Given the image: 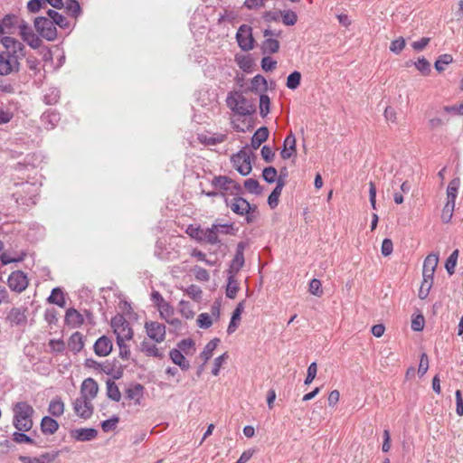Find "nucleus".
<instances>
[{
    "label": "nucleus",
    "mask_w": 463,
    "mask_h": 463,
    "mask_svg": "<svg viewBox=\"0 0 463 463\" xmlns=\"http://www.w3.org/2000/svg\"><path fill=\"white\" fill-rule=\"evenodd\" d=\"M1 43L5 51L0 52V75H8L19 71V61L24 57V46L10 36H4Z\"/></svg>",
    "instance_id": "obj_1"
},
{
    "label": "nucleus",
    "mask_w": 463,
    "mask_h": 463,
    "mask_svg": "<svg viewBox=\"0 0 463 463\" xmlns=\"http://www.w3.org/2000/svg\"><path fill=\"white\" fill-rule=\"evenodd\" d=\"M227 107L235 114L241 117L252 115L256 111V105L241 90L230 91L226 98Z\"/></svg>",
    "instance_id": "obj_2"
},
{
    "label": "nucleus",
    "mask_w": 463,
    "mask_h": 463,
    "mask_svg": "<svg viewBox=\"0 0 463 463\" xmlns=\"http://www.w3.org/2000/svg\"><path fill=\"white\" fill-rule=\"evenodd\" d=\"M13 425L19 431H29L33 426L34 409L27 402H18L13 405Z\"/></svg>",
    "instance_id": "obj_3"
},
{
    "label": "nucleus",
    "mask_w": 463,
    "mask_h": 463,
    "mask_svg": "<svg viewBox=\"0 0 463 463\" xmlns=\"http://www.w3.org/2000/svg\"><path fill=\"white\" fill-rule=\"evenodd\" d=\"M38 193V187L35 184L30 182L14 183L12 196L17 203L26 206L35 203V196Z\"/></svg>",
    "instance_id": "obj_4"
},
{
    "label": "nucleus",
    "mask_w": 463,
    "mask_h": 463,
    "mask_svg": "<svg viewBox=\"0 0 463 463\" xmlns=\"http://www.w3.org/2000/svg\"><path fill=\"white\" fill-rule=\"evenodd\" d=\"M4 25L15 24L23 40L33 49H37L42 44V40L33 32L32 28L24 20L17 16H5L3 20Z\"/></svg>",
    "instance_id": "obj_5"
},
{
    "label": "nucleus",
    "mask_w": 463,
    "mask_h": 463,
    "mask_svg": "<svg viewBox=\"0 0 463 463\" xmlns=\"http://www.w3.org/2000/svg\"><path fill=\"white\" fill-rule=\"evenodd\" d=\"M225 203L234 213L245 216L248 223L255 221L256 214L258 213L257 206L250 205L246 199L241 196H235L232 200L225 198Z\"/></svg>",
    "instance_id": "obj_6"
},
{
    "label": "nucleus",
    "mask_w": 463,
    "mask_h": 463,
    "mask_svg": "<svg viewBox=\"0 0 463 463\" xmlns=\"http://www.w3.org/2000/svg\"><path fill=\"white\" fill-rule=\"evenodd\" d=\"M111 327L116 335L117 341L131 340L134 336V331L130 323L121 314H118L111 318Z\"/></svg>",
    "instance_id": "obj_7"
},
{
    "label": "nucleus",
    "mask_w": 463,
    "mask_h": 463,
    "mask_svg": "<svg viewBox=\"0 0 463 463\" xmlns=\"http://www.w3.org/2000/svg\"><path fill=\"white\" fill-rule=\"evenodd\" d=\"M34 27L39 34L48 41H53L57 36L56 27L49 18L43 16L35 18Z\"/></svg>",
    "instance_id": "obj_8"
},
{
    "label": "nucleus",
    "mask_w": 463,
    "mask_h": 463,
    "mask_svg": "<svg viewBox=\"0 0 463 463\" xmlns=\"http://www.w3.org/2000/svg\"><path fill=\"white\" fill-rule=\"evenodd\" d=\"M144 327L146 335L155 343L160 344L165 341L166 329L164 324L156 321H146Z\"/></svg>",
    "instance_id": "obj_9"
},
{
    "label": "nucleus",
    "mask_w": 463,
    "mask_h": 463,
    "mask_svg": "<svg viewBox=\"0 0 463 463\" xmlns=\"http://www.w3.org/2000/svg\"><path fill=\"white\" fill-rule=\"evenodd\" d=\"M232 161L235 169L241 175H248L252 170L250 156L248 152L244 150H241L236 155H233L232 157Z\"/></svg>",
    "instance_id": "obj_10"
},
{
    "label": "nucleus",
    "mask_w": 463,
    "mask_h": 463,
    "mask_svg": "<svg viewBox=\"0 0 463 463\" xmlns=\"http://www.w3.org/2000/svg\"><path fill=\"white\" fill-rule=\"evenodd\" d=\"M236 39L239 46L243 51L252 50L254 47V39L251 33V27L247 24H242L238 29Z\"/></svg>",
    "instance_id": "obj_11"
},
{
    "label": "nucleus",
    "mask_w": 463,
    "mask_h": 463,
    "mask_svg": "<svg viewBox=\"0 0 463 463\" xmlns=\"http://www.w3.org/2000/svg\"><path fill=\"white\" fill-rule=\"evenodd\" d=\"M7 283L11 290L21 293L28 287L29 280L24 272L15 270L9 275Z\"/></svg>",
    "instance_id": "obj_12"
},
{
    "label": "nucleus",
    "mask_w": 463,
    "mask_h": 463,
    "mask_svg": "<svg viewBox=\"0 0 463 463\" xmlns=\"http://www.w3.org/2000/svg\"><path fill=\"white\" fill-rule=\"evenodd\" d=\"M75 413L82 419H89L93 413L91 400L79 397L73 402Z\"/></svg>",
    "instance_id": "obj_13"
},
{
    "label": "nucleus",
    "mask_w": 463,
    "mask_h": 463,
    "mask_svg": "<svg viewBox=\"0 0 463 463\" xmlns=\"http://www.w3.org/2000/svg\"><path fill=\"white\" fill-rule=\"evenodd\" d=\"M264 37H266V40L262 43V51L264 53H275L279 49V43L278 40L273 39L271 37L273 36H279V32H276L270 29H266L263 33Z\"/></svg>",
    "instance_id": "obj_14"
},
{
    "label": "nucleus",
    "mask_w": 463,
    "mask_h": 463,
    "mask_svg": "<svg viewBox=\"0 0 463 463\" xmlns=\"http://www.w3.org/2000/svg\"><path fill=\"white\" fill-rule=\"evenodd\" d=\"M439 262V255L435 253L429 254L424 262L422 269L423 279L433 282L434 272Z\"/></svg>",
    "instance_id": "obj_15"
},
{
    "label": "nucleus",
    "mask_w": 463,
    "mask_h": 463,
    "mask_svg": "<svg viewBox=\"0 0 463 463\" xmlns=\"http://www.w3.org/2000/svg\"><path fill=\"white\" fill-rule=\"evenodd\" d=\"M212 185L224 192L230 190H235L236 192H239L241 190L240 184H238L232 179L225 175L215 176L212 180Z\"/></svg>",
    "instance_id": "obj_16"
},
{
    "label": "nucleus",
    "mask_w": 463,
    "mask_h": 463,
    "mask_svg": "<svg viewBox=\"0 0 463 463\" xmlns=\"http://www.w3.org/2000/svg\"><path fill=\"white\" fill-rule=\"evenodd\" d=\"M113 348L112 341L109 337L102 335L99 337L93 345L94 353L100 357L109 355Z\"/></svg>",
    "instance_id": "obj_17"
},
{
    "label": "nucleus",
    "mask_w": 463,
    "mask_h": 463,
    "mask_svg": "<svg viewBox=\"0 0 463 463\" xmlns=\"http://www.w3.org/2000/svg\"><path fill=\"white\" fill-rule=\"evenodd\" d=\"M99 392V385L97 382L92 378L85 379L80 386V396L89 400H93Z\"/></svg>",
    "instance_id": "obj_18"
},
{
    "label": "nucleus",
    "mask_w": 463,
    "mask_h": 463,
    "mask_svg": "<svg viewBox=\"0 0 463 463\" xmlns=\"http://www.w3.org/2000/svg\"><path fill=\"white\" fill-rule=\"evenodd\" d=\"M296 153V137L295 135L290 132L284 140L280 156L283 159H289L291 156H295Z\"/></svg>",
    "instance_id": "obj_19"
},
{
    "label": "nucleus",
    "mask_w": 463,
    "mask_h": 463,
    "mask_svg": "<svg viewBox=\"0 0 463 463\" xmlns=\"http://www.w3.org/2000/svg\"><path fill=\"white\" fill-rule=\"evenodd\" d=\"M98 431L93 428H81L71 430V436L79 441H90L94 439Z\"/></svg>",
    "instance_id": "obj_20"
},
{
    "label": "nucleus",
    "mask_w": 463,
    "mask_h": 463,
    "mask_svg": "<svg viewBox=\"0 0 463 463\" xmlns=\"http://www.w3.org/2000/svg\"><path fill=\"white\" fill-rule=\"evenodd\" d=\"M6 321L12 326H20L26 323L24 310L19 307H13L6 316Z\"/></svg>",
    "instance_id": "obj_21"
},
{
    "label": "nucleus",
    "mask_w": 463,
    "mask_h": 463,
    "mask_svg": "<svg viewBox=\"0 0 463 463\" xmlns=\"http://www.w3.org/2000/svg\"><path fill=\"white\" fill-rule=\"evenodd\" d=\"M41 431L44 435H52L59 429V423L51 416L43 417L40 424Z\"/></svg>",
    "instance_id": "obj_22"
},
{
    "label": "nucleus",
    "mask_w": 463,
    "mask_h": 463,
    "mask_svg": "<svg viewBox=\"0 0 463 463\" xmlns=\"http://www.w3.org/2000/svg\"><path fill=\"white\" fill-rule=\"evenodd\" d=\"M139 350L146 356L161 358L163 356L162 352L156 347V344L144 339L139 345Z\"/></svg>",
    "instance_id": "obj_23"
},
{
    "label": "nucleus",
    "mask_w": 463,
    "mask_h": 463,
    "mask_svg": "<svg viewBox=\"0 0 463 463\" xmlns=\"http://www.w3.org/2000/svg\"><path fill=\"white\" fill-rule=\"evenodd\" d=\"M269 137V129L266 127H261L255 131L251 137L250 146L256 150L260 145L265 142Z\"/></svg>",
    "instance_id": "obj_24"
},
{
    "label": "nucleus",
    "mask_w": 463,
    "mask_h": 463,
    "mask_svg": "<svg viewBox=\"0 0 463 463\" xmlns=\"http://www.w3.org/2000/svg\"><path fill=\"white\" fill-rule=\"evenodd\" d=\"M144 387L140 383H136L126 391V398L134 401L135 404H140V401L143 397Z\"/></svg>",
    "instance_id": "obj_25"
},
{
    "label": "nucleus",
    "mask_w": 463,
    "mask_h": 463,
    "mask_svg": "<svg viewBox=\"0 0 463 463\" xmlns=\"http://www.w3.org/2000/svg\"><path fill=\"white\" fill-rule=\"evenodd\" d=\"M84 319L75 308H69L65 314V322L67 325L76 327L83 323Z\"/></svg>",
    "instance_id": "obj_26"
},
{
    "label": "nucleus",
    "mask_w": 463,
    "mask_h": 463,
    "mask_svg": "<svg viewBox=\"0 0 463 463\" xmlns=\"http://www.w3.org/2000/svg\"><path fill=\"white\" fill-rule=\"evenodd\" d=\"M65 405L60 397L53 398L48 406V412L52 417H61L64 413Z\"/></svg>",
    "instance_id": "obj_27"
},
{
    "label": "nucleus",
    "mask_w": 463,
    "mask_h": 463,
    "mask_svg": "<svg viewBox=\"0 0 463 463\" xmlns=\"http://www.w3.org/2000/svg\"><path fill=\"white\" fill-rule=\"evenodd\" d=\"M169 355L173 363L177 364L183 371H187L190 368L189 362L180 350L173 349L170 351Z\"/></svg>",
    "instance_id": "obj_28"
},
{
    "label": "nucleus",
    "mask_w": 463,
    "mask_h": 463,
    "mask_svg": "<svg viewBox=\"0 0 463 463\" xmlns=\"http://www.w3.org/2000/svg\"><path fill=\"white\" fill-rule=\"evenodd\" d=\"M203 241L211 245H216L220 242L218 237V230L216 229V223H213L211 227L203 229Z\"/></svg>",
    "instance_id": "obj_29"
},
{
    "label": "nucleus",
    "mask_w": 463,
    "mask_h": 463,
    "mask_svg": "<svg viewBox=\"0 0 463 463\" xmlns=\"http://www.w3.org/2000/svg\"><path fill=\"white\" fill-rule=\"evenodd\" d=\"M459 185L460 180L458 178H454L449 183L447 187V203L455 204Z\"/></svg>",
    "instance_id": "obj_30"
},
{
    "label": "nucleus",
    "mask_w": 463,
    "mask_h": 463,
    "mask_svg": "<svg viewBox=\"0 0 463 463\" xmlns=\"http://www.w3.org/2000/svg\"><path fill=\"white\" fill-rule=\"evenodd\" d=\"M243 309H244V301H241L237 305V307H235V309L232 313L231 322H230V324L228 326V329H227L228 334H232L236 330L237 321L241 320V315Z\"/></svg>",
    "instance_id": "obj_31"
},
{
    "label": "nucleus",
    "mask_w": 463,
    "mask_h": 463,
    "mask_svg": "<svg viewBox=\"0 0 463 463\" xmlns=\"http://www.w3.org/2000/svg\"><path fill=\"white\" fill-rule=\"evenodd\" d=\"M68 346L74 353L81 351L84 346L83 335L80 332L73 333L69 339Z\"/></svg>",
    "instance_id": "obj_32"
},
{
    "label": "nucleus",
    "mask_w": 463,
    "mask_h": 463,
    "mask_svg": "<svg viewBox=\"0 0 463 463\" xmlns=\"http://www.w3.org/2000/svg\"><path fill=\"white\" fill-rule=\"evenodd\" d=\"M47 300L49 303L55 304L61 307H64L66 305L64 294L60 288H53Z\"/></svg>",
    "instance_id": "obj_33"
},
{
    "label": "nucleus",
    "mask_w": 463,
    "mask_h": 463,
    "mask_svg": "<svg viewBox=\"0 0 463 463\" xmlns=\"http://www.w3.org/2000/svg\"><path fill=\"white\" fill-rule=\"evenodd\" d=\"M178 312L185 319H193L195 312L194 311L193 305L185 300H181L178 304Z\"/></svg>",
    "instance_id": "obj_34"
},
{
    "label": "nucleus",
    "mask_w": 463,
    "mask_h": 463,
    "mask_svg": "<svg viewBox=\"0 0 463 463\" xmlns=\"http://www.w3.org/2000/svg\"><path fill=\"white\" fill-rule=\"evenodd\" d=\"M106 386L108 398L114 402H119L121 399V393L115 382L112 380H108L106 382Z\"/></svg>",
    "instance_id": "obj_35"
},
{
    "label": "nucleus",
    "mask_w": 463,
    "mask_h": 463,
    "mask_svg": "<svg viewBox=\"0 0 463 463\" xmlns=\"http://www.w3.org/2000/svg\"><path fill=\"white\" fill-rule=\"evenodd\" d=\"M47 14L49 16V19L52 22H53L54 25L57 24L61 28H68L70 26V24L67 21V19L58 12L50 9L47 11Z\"/></svg>",
    "instance_id": "obj_36"
},
{
    "label": "nucleus",
    "mask_w": 463,
    "mask_h": 463,
    "mask_svg": "<svg viewBox=\"0 0 463 463\" xmlns=\"http://www.w3.org/2000/svg\"><path fill=\"white\" fill-rule=\"evenodd\" d=\"M239 290V283L236 279V276L228 274V283L226 287V296L229 298H235Z\"/></svg>",
    "instance_id": "obj_37"
},
{
    "label": "nucleus",
    "mask_w": 463,
    "mask_h": 463,
    "mask_svg": "<svg viewBox=\"0 0 463 463\" xmlns=\"http://www.w3.org/2000/svg\"><path fill=\"white\" fill-rule=\"evenodd\" d=\"M268 89V83L266 79L261 75H256L253 77L250 82V90L256 92L266 91Z\"/></svg>",
    "instance_id": "obj_38"
},
{
    "label": "nucleus",
    "mask_w": 463,
    "mask_h": 463,
    "mask_svg": "<svg viewBox=\"0 0 463 463\" xmlns=\"http://www.w3.org/2000/svg\"><path fill=\"white\" fill-rule=\"evenodd\" d=\"M219 343V338H213L204 346L203 352L200 354L204 363L208 362V360H210V358L213 356V353L218 346Z\"/></svg>",
    "instance_id": "obj_39"
},
{
    "label": "nucleus",
    "mask_w": 463,
    "mask_h": 463,
    "mask_svg": "<svg viewBox=\"0 0 463 463\" xmlns=\"http://www.w3.org/2000/svg\"><path fill=\"white\" fill-rule=\"evenodd\" d=\"M244 265V256H241V253L235 254L230 268L228 269V274L234 275L239 272V270L243 267Z\"/></svg>",
    "instance_id": "obj_40"
},
{
    "label": "nucleus",
    "mask_w": 463,
    "mask_h": 463,
    "mask_svg": "<svg viewBox=\"0 0 463 463\" xmlns=\"http://www.w3.org/2000/svg\"><path fill=\"white\" fill-rule=\"evenodd\" d=\"M284 186H281V184H277L276 187L273 189L271 194L269 195L268 203L270 208L274 209L279 204V198L282 193Z\"/></svg>",
    "instance_id": "obj_41"
},
{
    "label": "nucleus",
    "mask_w": 463,
    "mask_h": 463,
    "mask_svg": "<svg viewBox=\"0 0 463 463\" xmlns=\"http://www.w3.org/2000/svg\"><path fill=\"white\" fill-rule=\"evenodd\" d=\"M63 7L67 11V13L73 17H77L80 14L81 9L79 2L76 0H67L64 3Z\"/></svg>",
    "instance_id": "obj_42"
},
{
    "label": "nucleus",
    "mask_w": 463,
    "mask_h": 463,
    "mask_svg": "<svg viewBox=\"0 0 463 463\" xmlns=\"http://www.w3.org/2000/svg\"><path fill=\"white\" fill-rule=\"evenodd\" d=\"M157 310L159 311L160 317L165 321L175 316V308L167 301L161 305Z\"/></svg>",
    "instance_id": "obj_43"
},
{
    "label": "nucleus",
    "mask_w": 463,
    "mask_h": 463,
    "mask_svg": "<svg viewBox=\"0 0 463 463\" xmlns=\"http://www.w3.org/2000/svg\"><path fill=\"white\" fill-rule=\"evenodd\" d=\"M270 110V99L268 95L260 94V114L265 118Z\"/></svg>",
    "instance_id": "obj_44"
},
{
    "label": "nucleus",
    "mask_w": 463,
    "mask_h": 463,
    "mask_svg": "<svg viewBox=\"0 0 463 463\" xmlns=\"http://www.w3.org/2000/svg\"><path fill=\"white\" fill-rule=\"evenodd\" d=\"M108 375H112L114 379H119L122 376V371L114 372V364L109 361L101 363L100 370Z\"/></svg>",
    "instance_id": "obj_45"
},
{
    "label": "nucleus",
    "mask_w": 463,
    "mask_h": 463,
    "mask_svg": "<svg viewBox=\"0 0 463 463\" xmlns=\"http://www.w3.org/2000/svg\"><path fill=\"white\" fill-rule=\"evenodd\" d=\"M127 340L117 341L119 349L118 356L125 361H128L131 357L130 346L126 344Z\"/></svg>",
    "instance_id": "obj_46"
},
{
    "label": "nucleus",
    "mask_w": 463,
    "mask_h": 463,
    "mask_svg": "<svg viewBox=\"0 0 463 463\" xmlns=\"http://www.w3.org/2000/svg\"><path fill=\"white\" fill-rule=\"evenodd\" d=\"M300 80H301L300 72L298 71H295L288 76L286 85L290 90H296L300 84Z\"/></svg>",
    "instance_id": "obj_47"
},
{
    "label": "nucleus",
    "mask_w": 463,
    "mask_h": 463,
    "mask_svg": "<svg viewBox=\"0 0 463 463\" xmlns=\"http://www.w3.org/2000/svg\"><path fill=\"white\" fill-rule=\"evenodd\" d=\"M262 177L267 183L272 184L277 181L278 172L273 166L265 167L262 171Z\"/></svg>",
    "instance_id": "obj_48"
},
{
    "label": "nucleus",
    "mask_w": 463,
    "mask_h": 463,
    "mask_svg": "<svg viewBox=\"0 0 463 463\" xmlns=\"http://www.w3.org/2000/svg\"><path fill=\"white\" fill-rule=\"evenodd\" d=\"M452 61L453 59L450 54L440 55L435 61V69L439 72L443 71L445 70V66L449 65L450 62H452Z\"/></svg>",
    "instance_id": "obj_49"
},
{
    "label": "nucleus",
    "mask_w": 463,
    "mask_h": 463,
    "mask_svg": "<svg viewBox=\"0 0 463 463\" xmlns=\"http://www.w3.org/2000/svg\"><path fill=\"white\" fill-rule=\"evenodd\" d=\"M282 22L286 25H294L298 21V15L291 10L282 11L280 13Z\"/></svg>",
    "instance_id": "obj_50"
},
{
    "label": "nucleus",
    "mask_w": 463,
    "mask_h": 463,
    "mask_svg": "<svg viewBox=\"0 0 463 463\" xmlns=\"http://www.w3.org/2000/svg\"><path fill=\"white\" fill-rule=\"evenodd\" d=\"M24 432V431H19V430L14 432L13 440L18 444H22V443H26V444H31V445L35 444L34 440Z\"/></svg>",
    "instance_id": "obj_51"
},
{
    "label": "nucleus",
    "mask_w": 463,
    "mask_h": 463,
    "mask_svg": "<svg viewBox=\"0 0 463 463\" xmlns=\"http://www.w3.org/2000/svg\"><path fill=\"white\" fill-rule=\"evenodd\" d=\"M244 187L253 194H260L261 193V188L260 186L259 182L256 179L249 178L244 181Z\"/></svg>",
    "instance_id": "obj_52"
},
{
    "label": "nucleus",
    "mask_w": 463,
    "mask_h": 463,
    "mask_svg": "<svg viewBox=\"0 0 463 463\" xmlns=\"http://www.w3.org/2000/svg\"><path fill=\"white\" fill-rule=\"evenodd\" d=\"M454 208L455 204L446 202L441 213V220L444 223L450 222L453 216Z\"/></svg>",
    "instance_id": "obj_53"
},
{
    "label": "nucleus",
    "mask_w": 463,
    "mask_h": 463,
    "mask_svg": "<svg viewBox=\"0 0 463 463\" xmlns=\"http://www.w3.org/2000/svg\"><path fill=\"white\" fill-rule=\"evenodd\" d=\"M213 317L208 313H202L198 316L197 326L200 328L207 329L213 325Z\"/></svg>",
    "instance_id": "obj_54"
},
{
    "label": "nucleus",
    "mask_w": 463,
    "mask_h": 463,
    "mask_svg": "<svg viewBox=\"0 0 463 463\" xmlns=\"http://www.w3.org/2000/svg\"><path fill=\"white\" fill-rule=\"evenodd\" d=\"M43 99L46 104H55L60 99V91L57 89H50Z\"/></svg>",
    "instance_id": "obj_55"
},
{
    "label": "nucleus",
    "mask_w": 463,
    "mask_h": 463,
    "mask_svg": "<svg viewBox=\"0 0 463 463\" xmlns=\"http://www.w3.org/2000/svg\"><path fill=\"white\" fill-rule=\"evenodd\" d=\"M414 64L423 75H428L430 72V64L424 57L419 59Z\"/></svg>",
    "instance_id": "obj_56"
},
{
    "label": "nucleus",
    "mask_w": 463,
    "mask_h": 463,
    "mask_svg": "<svg viewBox=\"0 0 463 463\" xmlns=\"http://www.w3.org/2000/svg\"><path fill=\"white\" fill-rule=\"evenodd\" d=\"M308 291L315 296L320 297L323 294L321 289V282L319 279H313L309 282Z\"/></svg>",
    "instance_id": "obj_57"
},
{
    "label": "nucleus",
    "mask_w": 463,
    "mask_h": 463,
    "mask_svg": "<svg viewBox=\"0 0 463 463\" xmlns=\"http://www.w3.org/2000/svg\"><path fill=\"white\" fill-rule=\"evenodd\" d=\"M168 325H170L174 331L175 332H181L183 330L186 329V325L183 323L179 318L172 317L170 319H167L165 321Z\"/></svg>",
    "instance_id": "obj_58"
},
{
    "label": "nucleus",
    "mask_w": 463,
    "mask_h": 463,
    "mask_svg": "<svg viewBox=\"0 0 463 463\" xmlns=\"http://www.w3.org/2000/svg\"><path fill=\"white\" fill-rule=\"evenodd\" d=\"M405 47V40L402 37H400L396 40H393L391 43L390 50L391 52L398 54L400 53Z\"/></svg>",
    "instance_id": "obj_59"
},
{
    "label": "nucleus",
    "mask_w": 463,
    "mask_h": 463,
    "mask_svg": "<svg viewBox=\"0 0 463 463\" xmlns=\"http://www.w3.org/2000/svg\"><path fill=\"white\" fill-rule=\"evenodd\" d=\"M118 422V417L113 416L112 418L104 420L101 423V428L104 432H109L117 427Z\"/></svg>",
    "instance_id": "obj_60"
},
{
    "label": "nucleus",
    "mask_w": 463,
    "mask_h": 463,
    "mask_svg": "<svg viewBox=\"0 0 463 463\" xmlns=\"http://www.w3.org/2000/svg\"><path fill=\"white\" fill-rule=\"evenodd\" d=\"M432 284H433L432 281L423 279L421 286L420 288V290H419V298L420 299H425L428 297L430 290L432 287Z\"/></svg>",
    "instance_id": "obj_61"
},
{
    "label": "nucleus",
    "mask_w": 463,
    "mask_h": 463,
    "mask_svg": "<svg viewBox=\"0 0 463 463\" xmlns=\"http://www.w3.org/2000/svg\"><path fill=\"white\" fill-rule=\"evenodd\" d=\"M317 363L314 362L307 368V377L305 379V384L308 385L314 381V379L316 378V375H317Z\"/></svg>",
    "instance_id": "obj_62"
},
{
    "label": "nucleus",
    "mask_w": 463,
    "mask_h": 463,
    "mask_svg": "<svg viewBox=\"0 0 463 463\" xmlns=\"http://www.w3.org/2000/svg\"><path fill=\"white\" fill-rule=\"evenodd\" d=\"M425 319L422 315L416 316L411 321V329L413 331H421L424 327Z\"/></svg>",
    "instance_id": "obj_63"
},
{
    "label": "nucleus",
    "mask_w": 463,
    "mask_h": 463,
    "mask_svg": "<svg viewBox=\"0 0 463 463\" xmlns=\"http://www.w3.org/2000/svg\"><path fill=\"white\" fill-rule=\"evenodd\" d=\"M428 369H429V358H428V355L425 353H423L420 355V364H419V368H418V373L422 376L427 373Z\"/></svg>",
    "instance_id": "obj_64"
}]
</instances>
